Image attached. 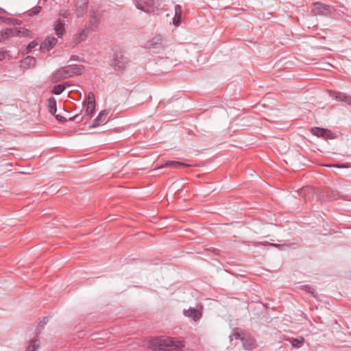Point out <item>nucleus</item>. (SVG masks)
Segmentation results:
<instances>
[{
	"mask_svg": "<svg viewBox=\"0 0 351 351\" xmlns=\"http://www.w3.org/2000/svg\"><path fill=\"white\" fill-rule=\"evenodd\" d=\"M149 346L153 350H180L184 346L182 341L177 340L176 338L169 337H158L153 338L149 341Z\"/></svg>",
	"mask_w": 351,
	"mask_h": 351,
	"instance_id": "obj_1",
	"label": "nucleus"
},
{
	"mask_svg": "<svg viewBox=\"0 0 351 351\" xmlns=\"http://www.w3.org/2000/svg\"><path fill=\"white\" fill-rule=\"evenodd\" d=\"M84 66L82 64H70L62 67L57 71L52 77L53 82L73 77L74 75H80L83 73Z\"/></svg>",
	"mask_w": 351,
	"mask_h": 351,
	"instance_id": "obj_2",
	"label": "nucleus"
},
{
	"mask_svg": "<svg viewBox=\"0 0 351 351\" xmlns=\"http://www.w3.org/2000/svg\"><path fill=\"white\" fill-rule=\"evenodd\" d=\"M135 7L147 13L157 11L160 6V0H133Z\"/></svg>",
	"mask_w": 351,
	"mask_h": 351,
	"instance_id": "obj_3",
	"label": "nucleus"
},
{
	"mask_svg": "<svg viewBox=\"0 0 351 351\" xmlns=\"http://www.w3.org/2000/svg\"><path fill=\"white\" fill-rule=\"evenodd\" d=\"M128 63V58L125 57L121 52H117L114 55L111 65L114 68L115 70L121 71L125 68Z\"/></svg>",
	"mask_w": 351,
	"mask_h": 351,
	"instance_id": "obj_4",
	"label": "nucleus"
},
{
	"mask_svg": "<svg viewBox=\"0 0 351 351\" xmlns=\"http://www.w3.org/2000/svg\"><path fill=\"white\" fill-rule=\"evenodd\" d=\"M311 132L313 135L324 139H335L337 138L336 134L330 130L322 128L314 127L311 128Z\"/></svg>",
	"mask_w": 351,
	"mask_h": 351,
	"instance_id": "obj_5",
	"label": "nucleus"
},
{
	"mask_svg": "<svg viewBox=\"0 0 351 351\" xmlns=\"http://www.w3.org/2000/svg\"><path fill=\"white\" fill-rule=\"evenodd\" d=\"M21 31L16 27L6 28L4 31L0 32V42L6 40L12 37L21 36Z\"/></svg>",
	"mask_w": 351,
	"mask_h": 351,
	"instance_id": "obj_6",
	"label": "nucleus"
},
{
	"mask_svg": "<svg viewBox=\"0 0 351 351\" xmlns=\"http://www.w3.org/2000/svg\"><path fill=\"white\" fill-rule=\"evenodd\" d=\"M234 335L235 336L236 339H241L243 346L245 350H252L255 347V341L254 339L245 337L244 335L241 337V335L240 333H234Z\"/></svg>",
	"mask_w": 351,
	"mask_h": 351,
	"instance_id": "obj_7",
	"label": "nucleus"
},
{
	"mask_svg": "<svg viewBox=\"0 0 351 351\" xmlns=\"http://www.w3.org/2000/svg\"><path fill=\"white\" fill-rule=\"evenodd\" d=\"M313 12L315 15H326L330 12V8L328 5L316 2L313 3Z\"/></svg>",
	"mask_w": 351,
	"mask_h": 351,
	"instance_id": "obj_8",
	"label": "nucleus"
},
{
	"mask_svg": "<svg viewBox=\"0 0 351 351\" xmlns=\"http://www.w3.org/2000/svg\"><path fill=\"white\" fill-rule=\"evenodd\" d=\"M183 313L186 317L191 318L195 322L199 320L202 316V312L201 309L198 310L191 307L187 310L184 309Z\"/></svg>",
	"mask_w": 351,
	"mask_h": 351,
	"instance_id": "obj_9",
	"label": "nucleus"
},
{
	"mask_svg": "<svg viewBox=\"0 0 351 351\" xmlns=\"http://www.w3.org/2000/svg\"><path fill=\"white\" fill-rule=\"evenodd\" d=\"M108 114L107 110H102L99 112V115L93 120L89 128H95L99 125H102L107 122L106 117Z\"/></svg>",
	"mask_w": 351,
	"mask_h": 351,
	"instance_id": "obj_10",
	"label": "nucleus"
},
{
	"mask_svg": "<svg viewBox=\"0 0 351 351\" xmlns=\"http://www.w3.org/2000/svg\"><path fill=\"white\" fill-rule=\"evenodd\" d=\"M58 43V39L54 36L47 37L40 45V48L43 50L49 51L51 50Z\"/></svg>",
	"mask_w": 351,
	"mask_h": 351,
	"instance_id": "obj_11",
	"label": "nucleus"
},
{
	"mask_svg": "<svg viewBox=\"0 0 351 351\" xmlns=\"http://www.w3.org/2000/svg\"><path fill=\"white\" fill-rule=\"evenodd\" d=\"M89 34V30L88 28L83 29L79 32L76 33L73 36V42L75 45H78L82 41L85 40Z\"/></svg>",
	"mask_w": 351,
	"mask_h": 351,
	"instance_id": "obj_12",
	"label": "nucleus"
},
{
	"mask_svg": "<svg viewBox=\"0 0 351 351\" xmlns=\"http://www.w3.org/2000/svg\"><path fill=\"white\" fill-rule=\"evenodd\" d=\"M191 167V165H189V164H186L184 162H182L175 161V160H167L163 165H162L159 168L171 167V168L178 169L179 167L186 168V167Z\"/></svg>",
	"mask_w": 351,
	"mask_h": 351,
	"instance_id": "obj_13",
	"label": "nucleus"
},
{
	"mask_svg": "<svg viewBox=\"0 0 351 351\" xmlns=\"http://www.w3.org/2000/svg\"><path fill=\"white\" fill-rule=\"evenodd\" d=\"M82 3L80 4V1L78 0L76 4L75 15L77 18L82 17L87 9L88 1L82 0Z\"/></svg>",
	"mask_w": 351,
	"mask_h": 351,
	"instance_id": "obj_14",
	"label": "nucleus"
},
{
	"mask_svg": "<svg viewBox=\"0 0 351 351\" xmlns=\"http://www.w3.org/2000/svg\"><path fill=\"white\" fill-rule=\"evenodd\" d=\"M337 101H343L348 105L351 106V95H349L343 93H335V95L332 96Z\"/></svg>",
	"mask_w": 351,
	"mask_h": 351,
	"instance_id": "obj_15",
	"label": "nucleus"
},
{
	"mask_svg": "<svg viewBox=\"0 0 351 351\" xmlns=\"http://www.w3.org/2000/svg\"><path fill=\"white\" fill-rule=\"evenodd\" d=\"M182 20V8L180 5H175V16L173 19V23L176 26L180 25Z\"/></svg>",
	"mask_w": 351,
	"mask_h": 351,
	"instance_id": "obj_16",
	"label": "nucleus"
},
{
	"mask_svg": "<svg viewBox=\"0 0 351 351\" xmlns=\"http://www.w3.org/2000/svg\"><path fill=\"white\" fill-rule=\"evenodd\" d=\"M56 35L61 38L65 32L64 23L59 19L56 21L54 27Z\"/></svg>",
	"mask_w": 351,
	"mask_h": 351,
	"instance_id": "obj_17",
	"label": "nucleus"
},
{
	"mask_svg": "<svg viewBox=\"0 0 351 351\" xmlns=\"http://www.w3.org/2000/svg\"><path fill=\"white\" fill-rule=\"evenodd\" d=\"M98 24H99V19H98L97 16H96L95 12L91 13L90 18L89 20V29L94 30L95 28L97 27Z\"/></svg>",
	"mask_w": 351,
	"mask_h": 351,
	"instance_id": "obj_18",
	"label": "nucleus"
},
{
	"mask_svg": "<svg viewBox=\"0 0 351 351\" xmlns=\"http://www.w3.org/2000/svg\"><path fill=\"white\" fill-rule=\"evenodd\" d=\"M162 44V39L160 36L154 37L149 42V47H153L156 48L160 46H161Z\"/></svg>",
	"mask_w": 351,
	"mask_h": 351,
	"instance_id": "obj_19",
	"label": "nucleus"
},
{
	"mask_svg": "<svg viewBox=\"0 0 351 351\" xmlns=\"http://www.w3.org/2000/svg\"><path fill=\"white\" fill-rule=\"evenodd\" d=\"M48 106L50 113L55 115L56 112V100L53 97H50L48 99Z\"/></svg>",
	"mask_w": 351,
	"mask_h": 351,
	"instance_id": "obj_20",
	"label": "nucleus"
},
{
	"mask_svg": "<svg viewBox=\"0 0 351 351\" xmlns=\"http://www.w3.org/2000/svg\"><path fill=\"white\" fill-rule=\"evenodd\" d=\"M95 104H86V108L85 111L84 117H88L86 119L87 121L89 119V117L92 116L95 113Z\"/></svg>",
	"mask_w": 351,
	"mask_h": 351,
	"instance_id": "obj_21",
	"label": "nucleus"
},
{
	"mask_svg": "<svg viewBox=\"0 0 351 351\" xmlns=\"http://www.w3.org/2000/svg\"><path fill=\"white\" fill-rule=\"evenodd\" d=\"M40 348L38 339H33L29 341V344L26 351H36Z\"/></svg>",
	"mask_w": 351,
	"mask_h": 351,
	"instance_id": "obj_22",
	"label": "nucleus"
},
{
	"mask_svg": "<svg viewBox=\"0 0 351 351\" xmlns=\"http://www.w3.org/2000/svg\"><path fill=\"white\" fill-rule=\"evenodd\" d=\"M36 59L32 56H27L23 60V64L28 67L34 66L36 64Z\"/></svg>",
	"mask_w": 351,
	"mask_h": 351,
	"instance_id": "obj_23",
	"label": "nucleus"
},
{
	"mask_svg": "<svg viewBox=\"0 0 351 351\" xmlns=\"http://www.w3.org/2000/svg\"><path fill=\"white\" fill-rule=\"evenodd\" d=\"M65 89V86L63 84H58L55 86L52 90V93L56 95H60L64 90Z\"/></svg>",
	"mask_w": 351,
	"mask_h": 351,
	"instance_id": "obj_24",
	"label": "nucleus"
},
{
	"mask_svg": "<svg viewBox=\"0 0 351 351\" xmlns=\"http://www.w3.org/2000/svg\"><path fill=\"white\" fill-rule=\"evenodd\" d=\"M84 104H95V97L93 93L89 92Z\"/></svg>",
	"mask_w": 351,
	"mask_h": 351,
	"instance_id": "obj_25",
	"label": "nucleus"
},
{
	"mask_svg": "<svg viewBox=\"0 0 351 351\" xmlns=\"http://www.w3.org/2000/svg\"><path fill=\"white\" fill-rule=\"evenodd\" d=\"M41 10H42V7L37 5L29 11L28 15L29 16L36 15L40 12Z\"/></svg>",
	"mask_w": 351,
	"mask_h": 351,
	"instance_id": "obj_26",
	"label": "nucleus"
},
{
	"mask_svg": "<svg viewBox=\"0 0 351 351\" xmlns=\"http://www.w3.org/2000/svg\"><path fill=\"white\" fill-rule=\"evenodd\" d=\"M263 244L265 246H267V245L274 246V247H278L279 250H282L284 246H289L290 245V244H282V245H281V244L269 243L267 241L263 243Z\"/></svg>",
	"mask_w": 351,
	"mask_h": 351,
	"instance_id": "obj_27",
	"label": "nucleus"
},
{
	"mask_svg": "<svg viewBox=\"0 0 351 351\" xmlns=\"http://www.w3.org/2000/svg\"><path fill=\"white\" fill-rule=\"evenodd\" d=\"M304 341V339L303 337H300V339H293L291 341L292 346L298 348L303 343Z\"/></svg>",
	"mask_w": 351,
	"mask_h": 351,
	"instance_id": "obj_28",
	"label": "nucleus"
},
{
	"mask_svg": "<svg viewBox=\"0 0 351 351\" xmlns=\"http://www.w3.org/2000/svg\"><path fill=\"white\" fill-rule=\"evenodd\" d=\"M329 167H337V168H348L350 165L348 163L340 164V163H335L326 165Z\"/></svg>",
	"mask_w": 351,
	"mask_h": 351,
	"instance_id": "obj_29",
	"label": "nucleus"
},
{
	"mask_svg": "<svg viewBox=\"0 0 351 351\" xmlns=\"http://www.w3.org/2000/svg\"><path fill=\"white\" fill-rule=\"evenodd\" d=\"M302 289L304 290V291L312 294L314 295L315 293V289L309 285H304L302 287Z\"/></svg>",
	"mask_w": 351,
	"mask_h": 351,
	"instance_id": "obj_30",
	"label": "nucleus"
},
{
	"mask_svg": "<svg viewBox=\"0 0 351 351\" xmlns=\"http://www.w3.org/2000/svg\"><path fill=\"white\" fill-rule=\"evenodd\" d=\"M85 119V117H80L79 114H75V116L69 118V121H77V123L82 122Z\"/></svg>",
	"mask_w": 351,
	"mask_h": 351,
	"instance_id": "obj_31",
	"label": "nucleus"
},
{
	"mask_svg": "<svg viewBox=\"0 0 351 351\" xmlns=\"http://www.w3.org/2000/svg\"><path fill=\"white\" fill-rule=\"evenodd\" d=\"M36 45L37 43L35 41H32L27 47V52H30Z\"/></svg>",
	"mask_w": 351,
	"mask_h": 351,
	"instance_id": "obj_32",
	"label": "nucleus"
},
{
	"mask_svg": "<svg viewBox=\"0 0 351 351\" xmlns=\"http://www.w3.org/2000/svg\"><path fill=\"white\" fill-rule=\"evenodd\" d=\"M328 196L332 197L334 199H337L339 197V193L333 191H331V194H329Z\"/></svg>",
	"mask_w": 351,
	"mask_h": 351,
	"instance_id": "obj_33",
	"label": "nucleus"
},
{
	"mask_svg": "<svg viewBox=\"0 0 351 351\" xmlns=\"http://www.w3.org/2000/svg\"><path fill=\"white\" fill-rule=\"evenodd\" d=\"M56 118L58 121L61 122H64L66 121V119L64 117L59 114L56 115Z\"/></svg>",
	"mask_w": 351,
	"mask_h": 351,
	"instance_id": "obj_34",
	"label": "nucleus"
},
{
	"mask_svg": "<svg viewBox=\"0 0 351 351\" xmlns=\"http://www.w3.org/2000/svg\"><path fill=\"white\" fill-rule=\"evenodd\" d=\"M70 60L81 61L80 57L77 55H72L70 58Z\"/></svg>",
	"mask_w": 351,
	"mask_h": 351,
	"instance_id": "obj_35",
	"label": "nucleus"
},
{
	"mask_svg": "<svg viewBox=\"0 0 351 351\" xmlns=\"http://www.w3.org/2000/svg\"><path fill=\"white\" fill-rule=\"evenodd\" d=\"M5 58V52L3 50L0 51V60H4Z\"/></svg>",
	"mask_w": 351,
	"mask_h": 351,
	"instance_id": "obj_36",
	"label": "nucleus"
},
{
	"mask_svg": "<svg viewBox=\"0 0 351 351\" xmlns=\"http://www.w3.org/2000/svg\"><path fill=\"white\" fill-rule=\"evenodd\" d=\"M61 16H62L64 18H66L67 16H68V13H67V11L65 10V11H63L61 12Z\"/></svg>",
	"mask_w": 351,
	"mask_h": 351,
	"instance_id": "obj_37",
	"label": "nucleus"
},
{
	"mask_svg": "<svg viewBox=\"0 0 351 351\" xmlns=\"http://www.w3.org/2000/svg\"><path fill=\"white\" fill-rule=\"evenodd\" d=\"M49 321V318L48 317H44L43 321L41 322V323H43L44 325L46 324Z\"/></svg>",
	"mask_w": 351,
	"mask_h": 351,
	"instance_id": "obj_38",
	"label": "nucleus"
},
{
	"mask_svg": "<svg viewBox=\"0 0 351 351\" xmlns=\"http://www.w3.org/2000/svg\"><path fill=\"white\" fill-rule=\"evenodd\" d=\"M44 326H45V325H44L43 323H41V322H40V324H39V326H38V329L40 330V329L43 328H44Z\"/></svg>",
	"mask_w": 351,
	"mask_h": 351,
	"instance_id": "obj_39",
	"label": "nucleus"
},
{
	"mask_svg": "<svg viewBox=\"0 0 351 351\" xmlns=\"http://www.w3.org/2000/svg\"><path fill=\"white\" fill-rule=\"evenodd\" d=\"M5 19L3 17L0 16V22H4Z\"/></svg>",
	"mask_w": 351,
	"mask_h": 351,
	"instance_id": "obj_40",
	"label": "nucleus"
}]
</instances>
